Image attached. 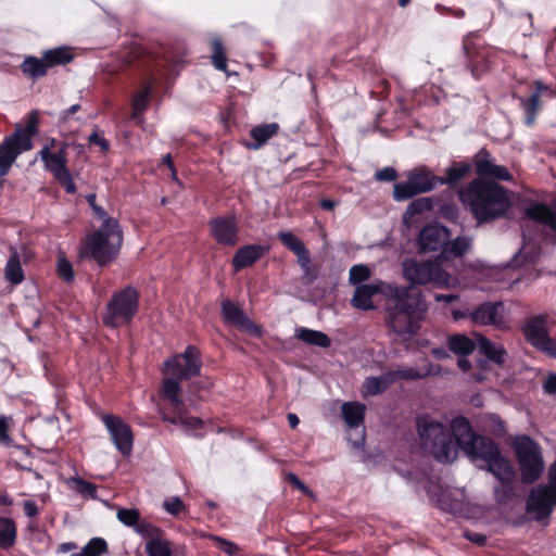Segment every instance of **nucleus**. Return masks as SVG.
I'll return each instance as SVG.
<instances>
[{
  "mask_svg": "<svg viewBox=\"0 0 556 556\" xmlns=\"http://www.w3.org/2000/svg\"><path fill=\"white\" fill-rule=\"evenodd\" d=\"M513 193L503 186L481 178L460 189L462 203L470 211L478 224L504 217L511 208Z\"/></svg>",
  "mask_w": 556,
  "mask_h": 556,
  "instance_id": "obj_1",
  "label": "nucleus"
},
{
  "mask_svg": "<svg viewBox=\"0 0 556 556\" xmlns=\"http://www.w3.org/2000/svg\"><path fill=\"white\" fill-rule=\"evenodd\" d=\"M427 311L422 293L412 287H388L387 323L399 334H412L418 328V319Z\"/></svg>",
  "mask_w": 556,
  "mask_h": 556,
  "instance_id": "obj_2",
  "label": "nucleus"
},
{
  "mask_svg": "<svg viewBox=\"0 0 556 556\" xmlns=\"http://www.w3.org/2000/svg\"><path fill=\"white\" fill-rule=\"evenodd\" d=\"M200 369V353L192 345H189L182 354L166 359L161 390L163 397L178 408L182 404L179 380L198 375Z\"/></svg>",
  "mask_w": 556,
  "mask_h": 556,
  "instance_id": "obj_3",
  "label": "nucleus"
},
{
  "mask_svg": "<svg viewBox=\"0 0 556 556\" xmlns=\"http://www.w3.org/2000/svg\"><path fill=\"white\" fill-rule=\"evenodd\" d=\"M417 429L424 448L439 462L451 463L457 458L458 448L445 424L430 416H421L417 420Z\"/></svg>",
  "mask_w": 556,
  "mask_h": 556,
  "instance_id": "obj_4",
  "label": "nucleus"
},
{
  "mask_svg": "<svg viewBox=\"0 0 556 556\" xmlns=\"http://www.w3.org/2000/svg\"><path fill=\"white\" fill-rule=\"evenodd\" d=\"M402 275L406 281L414 286L432 285L443 289H455L459 280L446 271L439 257L435 260L418 261L415 258H405L402 264Z\"/></svg>",
  "mask_w": 556,
  "mask_h": 556,
  "instance_id": "obj_5",
  "label": "nucleus"
},
{
  "mask_svg": "<svg viewBox=\"0 0 556 556\" xmlns=\"http://www.w3.org/2000/svg\"><path fill=\"white\" fill-rule=\"evenodd\" d=\"M122 241V231L116 219L105 218L101 227L87 238L86 249L103 266L117 255Z\"/></svg>",
  "mask_w": 556,
  "mask_h": 556,
  "instance_id": "obj_6",
  "label": "nucleus"
},
{
  "mask_svg": "<svg viewBox=\"0 0 556 556\" xmlns=\"http://www.w3.org/2000/svg\"><path fill=\"white\" fill-rule=\"evenodd\" d=\"M66 143H58L53 139L50 146H45L39 151V155L45 164V168L53 175L66 192L74 193L76 186L66 165Z\"/></svg>",
  "mask_w": 556,
  "mask_h": 556,
  "instance_id": "obj_7",
  "label": "nucleus"
},
{
  "mask_svg": "<svg viewBox=\"0 0 556 556\" xmlns=\"http://www.w3.org/2000/svg\"><path fill=\"white\" fill-rule=\"evenodd\" d=\"M138 309V293L128 287L114 294L103 315L106 326L117 328L128 324Z\"/></svg>",
  "mask_w": 556,
  "mask_h": 556,
  "instance_id": "obj_8",
  "label": "nucleus"
},
{
  "mask_svg": "<svg viewBox=\"0 0 556 556\" xmlns=\"http://www.w3.org/2000/svg\"><path fill=\"white\" fill-rule=\"evenodd\" d=\"M548 484L533 490L527 501V509L536 520L548 517L556 505V462L548 470Z\"/></svg>",
  "mask_w": 556,
  "mask_h": 556,
  "instance_id": "obj_9",
  "label": "nucleus"
},
{
  "mask_svg": "<svg viewBox=\"0 0 556 556\" xmlns=\"http://www.w3.org/2000/svg\"><path fill=\"white\" fill-rule=\"evenodd\" d=\"M443 184L441 178L434 176L426 167H418L412 170L406 182L395 184L393 195L397 201L407 200L418 193H425Z\"/></svg>",
  "mask_w": 556,
  "mask_h": 556,
  "instance_id": "obj_10",
  "label": "nucleus"
},
{
  "mask_svg": "<svg viewBox=\"0 0 556 556\" xmlns=\"http://www.w3.org/2000/svg\"><path fill=\"white\" fill-rule=\"evenodd\" d=\"M515 448L522 481L526 483L536 481L544 470V462L539 446L530 439H522Z\"/></svg>",
  "mask_w": 556,
  "mask_h": 556,
  "instance_id": "obj_11",
  "label": "nucleus"
},
{
  "mask_svg": "<svg viewBox=\"0 0 556 556\" xmlns=\"http://www.w3.org/2000/svg\"><path fill=\"white\" fill-rule=\"evenodd\" d=\"M522 332L534 349L556 358V341L548 334L547 316L536 315L528 318Z\"/></svg>",
  "mask_w": 556,
  "mask_h": 556,
  "instance_id": "obj_12",
  "label": "nucleus"
},
{
  "mask_svg": "<svg viewBox=\"0 0 556 556\" xmlns=\"http://www.w3.org/2000/svg\"><path fill=\"white\" fill-rule=\"evenodd\" d=\"M494 477H496L505 486V489L496 490L495 495L500 502H505L511 494L510 483L515 479V470L507 458L501 452L493 457L485 466Z\"/></svg>",
  "mask_w": 556,
  "mask_h": 556,
  "instance_id": "obj_13",
  "label": "nucleus"
},
{
  "mask_svg": "<svg viewBox=\"0 0 556 556\" xmlns=\"http://www.w3.org/2000/svg\"><path fill=\"white\" fill-rule=\"evenodd\" d=\"M451 238L450 230L440 224H430L425 226L418 237L419 252H434L444 249L445 243Z\"/></svg>",
  "mask_w": 556,
  "mask_h": 556,
  "instance_id": "obj_14",
  "label": "nucleus"
},
{
  "mask_svg": "<svg viewBox=\"0 0 556 556\" xmlns=\"http://www.w3.org/2000/svg\"><path fill=\"white\" fill-rule=\"evenodd\" d=\"M116 448L123 455H129L132 451L134 437L130 427L122 419L114 416L103 418Z\"/></svg>",
  "mask_w": 556,
  "mask_h": 556,
  "instance_id": "obj_15",
  "label": "nucleus"
},
{
  "mask_svg": "<svg viewBox=\"0 0 556 556\" xmlns=\"http://www.w3.org/2000/svg\"><path fill=\"white\" fill-rule=\"evenodd\" d=\"M33 148L28 139L22 138L18 140L15 136L11 135L4 139L0 144V175L5 176L16 157L25 151Z\"/></svg>",
  "mask_w": 556,
  "mask_h": 556,
  "instance_id": "obj_16",
  "label": "nucleus"
},
{
  "mask_svg": "<svg viewBox=\"0 0 556 556\" xmlns=\"http://www.w3.org/2000/svg\"><path fill=\"white\" fill-rule=\"evenodd\" d=\"M464 452L472 462L477 463L479 467L484 468L493 457H496L500 450L491 439L479 435L471 439L469 444L465 445Z\"/></svg>",
  "mask_w": 556,
  "mask_h": 556,
  "instance_id": "obj_17",
  "label": "nucleus"
},
{
  "mask_svg": "<svg viewBox=\"0 0 556 556\" xmlns=\"http://www.w3.org/2000/svg\"><path fill=\"white\" fill-rule=\"evenodd\" d=\"M504 306L501 302H485L475 308L469 317L475 325L488 326L492 325L496 328L504 327Z\"/></svg>",
  "mask_w": 556,
  "mask_h": 556,
  "instance_id": "obj_18",
  "label": "nucleus"
},
{
  "mask_svg": "<svg viewBox=\"0 0 556 556\" xmlns=\"http://www.w3.org/2000/svg\"><path fill=\"white\" fill-rule=\"evenodd\" d=\"M388 287H396V285L386 283L380 280L372 283L359 285L355 289L351 303L358 309H372L375 308L371 301L372 296L381 293L387 298Z\"/></svg>",
  "mask_w": 556,
  "mask_h": 556,
  "instance_id": "obj_19",
  "label": "nucleus"
},
{
  "mask_svg": "<svg viewBox=\"0 0 556 556\" xmlns=\"http://www.w3.org/2000/svg\"><path fill=\"white\" fill-rule=\"evenodd\" d=\"M214 239L225 245H235L238 241V226L233 217H217L211 220Z\"/></svg>",
  "mask_w": 556,
  "mask_h": 556,
  "instance_id": "obj_20",
  "label": "nucleus"
},
{
  "mask_svg": "<svg viewBox=\"0 0 556 556\" xmlns=\"http://www.w3.org/2000/svg\"><path fill=\"white\" fill-rule=\"evenodd\" d=\"M223 316L227 323L242 328L251 333H257L258 330L251 320H249L243 312L230 301H224L222 305Z\"/></svg>",
  "mask_w": 556,
  "mask_h": 556,
  "instance_id": "obj_21",
  "label": "nucleus"
},
{
  "mask_svg": "<svg viewBox=\"0 0 556 556\" xmlns=\"http://www.w3.org/2000/svg\"><path fill=\"white\" fill-rule=\"evenodd\" d=\"M472 243L473 239L468 236H458L453 240L448 239L438 257L441 263L451 257H462L471 250Z\"/></svg>",
  "mask_w": 556,
  "mask_h": 556,
  "instance_id": "obj_22",
  "label": "nucleus"
},
{
  "mask_svg": "<svg viewBox=\"0 0 556 556\" xmlns=\"http://www.w3.org/2000/svg\"><path fill=\"white\" fill-rule=\"evenodd\" d=\"M146 552L149 556H185L184 546H174L172 542L162 538L149 540Z\"/></svg>",
  "mask_w": 556,
  "mask_h": 556,
  "instance_id": "obj_23",
  "label": "nucleus"
},
{
  "mask_svg": "<svg viewBox=\"0 0 556 556\" xmlns=\"http://www.w3.org/2000/svg\"><path fill=\"white\" fill-rule=\"evenodd\" d=\"M117 519L127 527H132L135 531L142 535L151 533L152 527L141 521L140 513L135 508H119L116 514Z\"/></svg>",
  "mask_w": 556,
  "mask_h": 556,
  "instance_id": "obj_24",
  "label": "nucleus"
},
{
  "mask_svg": "<svg viewBox=\"0 0 556 556\" xmlns=\"http://www.w3.org/2000/svg\"><path fill=\"white\" fill-rule=\"evenodd\" d=\"M480 353L484 354L489 359L502 364L505 362L507 352L506 350L495 342H492L484 336L473 332Z\"/></svg>",
  "mask_w": 556,
  "mask_h": 556,
  "instance_id": "obj_25",
  "label": "nucleus"
},
{
  "mask_svg": "<svg viewBox=\"0 0 556 556\" xmlns=\"http://www.w3.org/2000/svg\"><path fill=\"white\" fill-rule=\"evenodd\" d=\"M264 252V248L260 244H251L241 248L240 250L237 251L232 258L235 269L238 271L244 267L252 265L254 262H256L260 257L263 256Z\"/></svg>",
  "mask_w": 556,
  "mask_h": 556,
  "instance_id": "obj_26",
  "label": "nucleus"
},
{
  "mask_svg": "<svg viewBox=\"0 0 556 556\" xmlns=\"http://www.w3.org/2000/svg\"><path fill=\"white\" fill-rule=\"evenodd\" d=\"M451 435L453 434L456 440V446H460L463 450L466 444H469L471 439L477 438L471 431L469 422L465 418H456L453 420L451 427H448Z\"/></svg>",
  "mask_w": 556,
  "mask_h": 556,
  "instance_id": "obj_27",
  "label": "nucleus"
},
{
  "mask_svg": "<svg viewBox=\"0 0 556 556\" xmlns=\"http://www.w3.org/2000/svg\"><path fill=\"white\" fill-rule=\"evenodd\" d=\"M526 212L528 217L556 229V204L553 210L543 204H533Z\"/></svg>",
  "mask_w": 556,
  "mask_h": 556,
  "instance_id": "obj_28",
  "label": "nucleus"
},
{
  "mask_svg": "<svg viewBox=\"0 0 556 556\" xmlns=\"http://www.w3.org/2000/svg\"><path fill=\"white\" fill-rule=\"evenodd\" d=\"M393 383V376L386 372L379 377L367 378L363 384V394L365 396L376 395L388 389Z\"/></svg>",
  "mask_w": 556,
  "mask_h": 556,
  "instance_id": "obj_29",
  "label": "nucleus"
},
{
  "mask_svg": "<svg viewBox=\"0 0 556 556\" xmlns=\"http://www.w3.org/2000/svg\"><path fill=\"white\" fill-rule=\"evenodd\" d=\"M344 421L350 427H357L364 420L365 405L357 402H346L341 407Z\"/></svg>",
  "mask_w": 556,
  "mask_h": 556,
  "instance_id": "obj_30",
  "label": "nucleus"
},
{
  "mask_svg": "<svg viewBox=\"0 0 556 556\" xmlns=\"http://www.w3.org/2000/svg\"><path fill=\"white\" fill-rule=\"evenodd\" d=\"M295 337L307 344L316 345L319 348H329L331 344L329 337L318 330L299 328L295 331Z\"/></svg>",
  "mask_w": 556,
  "mask_h": 556,
  "instance_id": "obj_31",
  "label": "nucleus"
},
{
  "mask_svg": "<svg viewBox=\"0 0 556 556\" xmlns=\"http://www.w3.org/2000/svg\"><path fill=\"white\" fill-rule=\"evenodd\" d=\"M4 275L5 279L12 285H18L24 280V271L15 250H12V254L5 265Z\"/></svg>",
  "mask_w": 556,
  "mask_h": 556,
  "instance_id": "obj_32",
  "label": "nucleus"
},
{
  "mask_svg": "<svg viewBox=\"0 0 556 556\" xmlns=\"http://www.w3.org/2000/svg\"><path fill=\"white\" fill-rule=\"evenodd\" d=\"M21 67L24 74L33 78H38L46 75L48 65L45 56H42V59L28 56L24 60Z\"/></svg>",
  "mask_w": 556,
  "mask_h": 556,
  "instance_id": "obj_33",
  "label": "nucleus"
},
{
  "mask_svg": "<svg viewBox=\"0 0 556 556\" xmlns=\"http://www.w3.org/2000/svg\"><path fill=\"white\" fill-rule=\"evenodd\" d=\"M448 348L456 354L468 355L473 352L476 343L465 334H454L448 339Z\"/></svg>",
  "mask_w": 556,
  "mask_h": 556,
  "instance_id": "obj_34",
  "label": "nucleus"
},
{
  "mask_svg": "<svg viewBox=\"0 0 556 556\" xmlns=\"http://www.w3.org/2000/svg\"><path fill=\"white\" fill-rule=\"evenodd\" d=\"M163 419L186 430L198 429L202 426L201 419L187 416L180 410L175 412L172 416L163 415Z\"/></svg>",
  "mask_w": 556,
  "mask_h": 556,
  "instance_id": "obj_35",
  "label": "nucleus"
},
{
  "mask_svg": "<svg viewBox=\"0 0 556 556\" xmlns=\"http://www.w3.org/2000/svg\"><path fill=\"white\" fill-rule=\"evenodd\" d=\"M278 129L279 126L276 123L254 127L251 130V136L256 141L253 147L257 149L263 146L269 138L277 134Z\"/></svg>",
  "mask_w": 556,
  "mask_h": 556,
  "instance_id": "obj_36",
  "label": "nucleus"
},
{
  "mask_svg": "<svg viewBox=\"0 0 556 556\" xmlns=\"http://www.w3.org/2000/svg\"><path fill=\"white\" fill-rule=\"evenodd\" d=\"M16 538V527L12 519L0 518V546L10 547Z\"/></svg>",
  "mask_w": 556,
  "mask_h": 556,
  "instance_id": "obj_37",
  "label": "nucleus"
},
{
  "mask_svg": "<svg viewBox=\"0 0 556 556\" xmlns=\"http://www.w3.org/2000/svg\"><path fill=\"white\" fill-rule=\"evenodd\" d=\"M39 124V114L37 111H31L27 116V123L25 128H17L13 136H15L18 140L22 138H27L29 143L33 144L31 138L37 134V127Z\"/></svg>",
  "mask_w": 556,
  "mask_h": 556,
  "instance_id": "obj_38",
  "label": "nucleus"
},
{
  "mask_svg": "<svg viewBox=\"0 0 556 556\" xmlns=\"http://www.w3.org/2000/svg\"><path fill=\"white\" fill-rule=\"evenodd\" d=\"M390 374L393 376V382L399 379H405V380H417L422 379L430 375V370L428 368H415V367H403L397 368L395 370L390 371Z\"/></svg>",
  "mask_w": 556,
  "mask_h": 556,
  "instance_id": "obj_39",
  "label": "nucleus"
},
{
  "mask_svg": "<svg viewBox=\"0 0 556 556\" xmlns=\"http://www.w3.org/2000/svg\"><path fill=\"white\" fill-rule=\"evenodd\" d=\"M43 56L48 67L59 64H66L71 62L73 59L71 51L66 48H56L53 50H49L43 54Z\"/></svg>",
  "mask_w": 556,
  "mask_h": 556,
  "instance_id": "obj_40",
  "label": "nucleus"
},
{
  "mask_svg": "<svg viewBox=\"0 0 556 556\" xmlns=\"http://www.w3.org/2000/svg\"><path fill=\"white\" fill-rule=\"evenodd\" d=\"M496 165L485 152H480L476 156V170L480 176L491 177Z\"/></svg>",
  "mask_w": 556,
  "mask_h": 556,
  "instance_id": "obj_41",
  "label": "nucleus"
},
{
  "mask_svg": "<svg viewBox=\"0 0 556 556\" xmlns=\"http://www.w3.org/2000/svg\"><path fill=\"white\" fill-rule=\"evenodd\" d=\"M150 86H144L143 89L138 92L132 100V117L139 118L142 112L147 109L150 94Z\"/></svg>",
  "mask_w": 556,
  "mask_h": 556,
  "instance_id": "obj_42",
  "label": "nucleus"
},
{
  "mask_svg": "<svg viewBox=\"0 0 556 556\" xmlns=\"http://www.w3.org/2000/svg\"><path fill=\"white\" fill-rule=\"evenodd\" d=\"M370 277L371 269L367 265H354L349 271V281L354 286H359L361 282L369 279Z\"/></svg>",
  "mask_w": 556,
  "mask_h": 556,
  "instance_id": "obj_43",
  "label": "nucleus"
},
{
  "mask_svg": "<svg viewBox=\"0 0 556 556\" xmlns=\"http://www.w3.org/2000/svg\"><path fill=\"white\" fill-rule=\"evenodd\" d=\"M213 54L212 61L214 66L219 71H226L227 67V58L223 47V43L219 39H213L212 41Z\"/></svg>",
  "mask_w": 556,
  "mask_h": 556,
  "instance_id": "obj_44",
  "label": "nucleus"
},
{
  "mask_svg": "<svg viewBox=\"0 0 556 556\" xmlns=\"http://www.w3.org/2000/svg\"><path fill=\"white\" fill-rule=\"evenodd\" d=\"M71 489L77 491L81 495L90 498L96 497V485L83 480L81 478H72L68 481Z\"/></svg>",
  "mask_w": 556,
  "mask_h": 556,
  "instance_id": "obj_45",
  "label": "nucleus"
},
{
  "mask_svg": "<svg viewBox=\"0 0 556 556\" xmlns=\"http://www.w3.org/2000/svg\"><path fill=\"white\" fill-rule=\"evenodd\" d=\"M108 551L106 542L101 538H93L89 543L81 549V554L85 556H101Z\"/></svg>",
  "mask_w": 556,
  "mask_h": 556,
  "instance_id": "obj_46",
  "label": "nucleus"
},
{
  "mask_svg": "<svg viewBox=\"0 0 556 556\" xmlns=\"http://www.w3.org/2000/svg\"><path fill=\"white\" fill-rule=\"evenodd\" d=\"M521 105L527 113L528 125H532L535 119L536 112L539 111V93H533L529 99H521Z\"/></svg>",
  "mask_w": 556,
  "mask_h": 556,
  "instance_id": "obj_47",
  "label": "nucleus"
},
{
  "mask_svg": "<svg viewBox=\"0 0 556 556\" xmlns=\"http://www.w3.org/2000/svg\"><path fill=\"white\" fill-rule=\"evenodd\" d=\"M431 208V201L427 198H421L413 201L407 206L404 213V219L410 218L416 214H421L425 211H429Z\"/></svg>",
  "mask_w": 556,
  "mask_h": 556,
  "instance_id": "obj_48",
  "label": "nucleus"
},
{
  "mask_svg": "<svg viewBox=\"0 0 556 556\" xmlns=\"http://www.w3.org/2000/svg\"><path fill=\"white\" fill-rule=\"evenodd\" d=\"M298 257V263L301 266L304 276L307 277L309 280H313L316 278V273L311 268V258H309V252L304 247L299 252L294 253Z\"/></svg>",
  "mask_w": 556,
  "mask_h": 556,
  "instance_id": "obj_49",
  "label": "nucleus"
},
{
  "mask_svg": "<svg viewBox=\"0 0 556 556\" xmlns=\"http://www.w3.org/2000/svg\"><path fill=\"white\" fill-rule=\"evenodd\" d=\"M470 166L467 164H460L446 169V177L441 178L443 184H454L465 177L469 172Z\"/></svg>",
  "mask_w": 556,
  "mask_h": 556,
  "instance_id": "obj_50",
  "label": "nucleus"
},
{
  "mask_svg": "<svg viewBox=\"0 0 556 556\" xmlns=\"http://www.w3.org/2000/svg\"><path fill=\"white\" fill-rule=\"evenodd\" d=\"M278 238L293 253L299 252L305 247L301 239L290 231L279 232Z\"/></svg>",
  "mask_w": 556,
  "mask_h": 556,
  "instance_id": "obj_51",
  "label": "nucleus"
},
{
  "mask_svg": "<svg viewBox=\"0 0 556 556\" xmlns=\"http://www.w3.org/2000/svg\"><path fill=\"white\" fill-rule=\"evenodd\" d=\"M58 275L65 281H72L74 273L70 262L63 257H60L56 266Z\"/></svg>",
  "mask_w": 556,
  "mask_h": 556,
  "instance_id": "obj_52",
  "label": "nucleus"
},
{
  "mask_svg": "<svg viewBox=\"0 0 556 556\" xmlns=\"http://www.w3.org/2000/svg\"><path fill=\"white\" fill-rule=\"evenodd\" d=\"M10 418L5 416H0V444L10 446L12 444V439L8 434V430L10 427Z\"/></svg>",
  "mask_w": 556,
  "mask_h": 556,
  "instance_id": "obj_53",
  "label": "nucleus"
},
{
  "mask_svg": "<svg viewBox=\"0 0 556 556\" xmlns=\"http://www.w3.org/2000/svg\"><path fill=\"white\" fill-rule=\"evenodd\" d=\"M163 506H164L165 510L172 515H177L185 508L184 503L177 496L166 500L164 502Z\"/></svg>",
  "mask_w": 556,
  "mask_h": 556,
  "instance_id": "obj_54",
  "label": "nucleus"
},
{
  "mask_svg": "<svg viewBox=\"0 0 556 556\" xmlns=\"http://www.w3.org/2000/svg\"><path fill=\"white\" fill-rule=\"evenodd\" d=\"M375 176L379 181H393L396 178V172L393 167H384L378 170Z\"/></svg>",
  "mask_w": 556,
  "mask_h": 556,
  "instance_id": "obj_55",
  "label": "nucleus"
},
{
  "mask_svg": "<svg viewBox=\"0 0 556 556\" xmlns=\"http://www.w3.org/2000/svg\"><path fill=\"white\" fill-rule=\"evenodd\" d=\"M493 169H494V172L490 178L505 180V181H508L511 179V175L509 174L508 169L505 166L496 165L495 168H493Z\"/></svg>",
  "mask_w": 556,
  "mask_h": 556,
  "instance_id": "obj_56",
  "label": "nucleus"
},
{
  "mask_svg": "<svg viewBox=\"0 0 556 556\" xmlns=\"http://www.w3.org/2000/svg\"><path fill=\"white\" fill-rule=\"evenodd\" d=\"M288 481L306 495H312L309 489L293 473L287 476Z\"/></svg>",
  "mask_w": 556,
  "mask_h": 556,
  "instance_id": "obj_57",
  "label": "nucleus"
},
{
  "mask_svg": "<svg viewBox=\"0 0 556 556\" xmlns=\"http://www.w3.org/2000/svg\"><path fill=\"white\" fill-rule=\"evenodd\" d=\"M215 540L219 543V546L222 547V549L224 552H226L227 554H235L239 549L238 546L230 541H227L222 538H216Z\"/></svg>",
  "mask_w": 556,
  "mask_h": 556,
  "instance_id": "obj_58",
  "label": "nucleus"
},
{
  "mask_svg": "<svg viewBox=\"0 0 556 556\" xmlns=\"http://www.w3.org/2000/svg\"><path fill=\"white\" fill-rule=\"evenodd\" d=\"M87 201L90 206L93 208L94 213L104 222L105 218H109L104 210L96 204V194H89L87 197Z\"/></svg>",
  "mask_w": 556,
  "mask_h": 556,
  "instance_id": "obj_59",
  "label": "nucleus"
},
{
  "mask_svg": "<svg viewBox=\"0 0 556 556\" xmlns=\"http://www.w3.org/2000/svg\"><path fill=\"white\" fill-rule=\"evenodd\" d=\"M543 389L548 394L556 393V375H551L547 377L543 384Z\"/></svg>",
  "mask_w": 556,
  "mask_h": 556,
  "instance_id": "obj_60",
  "label": "nucleus"
},
{
  "mask_svg": "<svg viewBox=\"0 0 556 556\" xmlns=\"http://www.w3.org/2000/svg\"><path fill=\"white\" fill-rule=\"evenodd\" d=\"M89 141L91 143L100 146L101 149L104 151L109 149V142L103 137H101L97 131L90 135Z\"/></svg>",
  "mask_w": 556,
  "mask_h": 556,
  "instance_id": "obj_61",
  "label": "nucleus"
},
{
  "mask_svg": "<svg viewBox=\"0 0 556 556\" xmlns=\"http://www.w3.org/2000/svg\"><path fill=\"white\" fill-rule=\"evenodd\" d=\"M23 507H24V511H25L26 516H28L30 518L37 516L38 508H37V505L35 502L26 501V502H24Z\"/></svg>",
  "mask_w": 556,
  "mask_h": 556,
  "instance_id": "obj_62",
  "label": "nucleus"
},
{
  "mask_svg": "<svg viewBox=\"0 0 556 556\" xmlns=\"http://www.w3.org/2000/svg\"><path fill=\"white\" fill-rule=\"evenodd\" d=\"M434 299L437 302L452 303L458 299L456 294H435Z\"/></svg>",
  "mask_w": 556,
  "mask_h": 556,
  "instance_id": "obj_63",
  "label": "nucleus"
},
{
  "mask_svg": "<svg viewBox=\"0 0 556 556\" xmlns=\"http://www.w3.org/2000/svg\"><path fill=\"white\" fill-rule=\"evenodd\" d=\"M466 538L471 541V542H475V543H478V544H483L484 541H485V536H483L482 534H479V533H467L466 534Z\"/></svg>",
  "mask_w": 556,
  "mask_h": 556,
  "instance_id": "obj_64",
  "label": "nucleus"
}]
</instances>
